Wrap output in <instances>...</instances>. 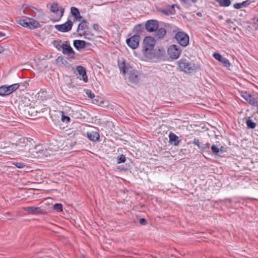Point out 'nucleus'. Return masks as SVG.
<instances>
[{"mask_svg":"<svg viewBox=\"0 0 258 258\" xmlns=\"http://www.w3.org/2000/svg\"><path fill=\"white\" fill-rule=\"evenodd\" d=\"M156 41L154 38L147 36L145 38L143 42V52L145 57L148 59H152L155 57L154 46Z\"/></svg>","mask_w":258,"mask_h":258,"instance_id":"nucleus-1","label":"nucleus"},{"mask_svg":"<svg viewBox=\"0 0 258 258\" xmlns=\"http://www.w3.org/2000/svg\"><path fill=\"white\" fill-rule=\"evenodd\" d=\"M119 70L125 75V78L131 83H136L138 81V73L129 65H126L124 61L118 64Z\"/></svg>","mask_w":258,"mask_h":258,"instance_id":"nucleus-2","label":"nucleus"},{"mask_svg":"<svg viewBox=\"0 0 258 258\" xmlns=\"http://www.w3.org/2000/svg\"><path fill=\"white\" fill-rule=\"evenodd\" d=\"M178 65L180 71L186 74H190L197 69V66L194 63L189 62L186 59H180Z\"/></svg>","mask_w":258,"mask_h":258,"instance_id":"nucleus-3","label":"nucleus"},{"mask_svg":"<svg viewBox=\"0 0 258 258\" xmlns=\"http://www.w3.org/2000/svg\"><path fill=\"white\" fill-rule=\"evenodd\" d=\"M19 87L20 84L18 83L14 84L10 86H2L0 87V95L3 96L9 95L17 90Z\"/></svg>","mask_w":258,"mask_h":258,"instance_id":"nucleus-4","label":"nucleus"},{"mask_svg":"<svg viewBox=\"0 0 258 258\" xmlns=\"http://www.w3.org/2000/svg\"><path fill=\"white\" fill-rule=\"evenodd\" d=\"M175 38L178 43L182 46H186L188 44V36L184 32H178L176 33Z\"/></svg>","mask_w":258,"mask_h":258,"instance_id":"nucleus-5","label":"nucleus"},{"mask_svg":"<svg viewBox=\"0 0 258 258\" xmlns=\"http://www.w3.org/2000/svg\"><path fill=\"white\" fill-rule=\"evenodd\" d=\"M181 52L180 47L176 45H171L168 49V54L172 59H177L179 56Z\"/></svg>","mask_w":258,"mask_h":258,"instance_id":"nucleus-6","label":"nucleus"},{"mask_svg":"<svg viewBox=\"0 0 258 258\" xmlns=\"http://www.w3.org/2000/svg\"><path fill=\"white\" fill-rule=\"evenodd\" d=\"M140 37L138 35H134L130 38L126 39V42L127 45L131 48L135 49H136L139 44Z\"/></svg>","mask_w":258,"mask_h":258,"instance_id":"nucleus-7","label":"nucleus"},{"mask_svg":"<svg viewBox=\"0 0 258 258\" xmlns=\"http://www.w3.org/2000/svg\"><path fill=\"white\" fill-rule=\"evenodd\" d=\"M73 22L71 20H68L64 24L61 25H55V28L61 32H67L70 31L72 28Z\"/></svg>","mask_w":258,"mask_h":258,"instance_id":"nucleus-8","label":"nucleus"},{"mask_svg":"<svg viewBox=\"0 0 258 258\" xmlns=\"http://www.w3.org/2000/svg\"><path fill=\"white\" fill-rule=\"evenodd\" d=\"M241 96L250 104L254 106L257 105V101L256 98L250 94L246 92H242L241 93Z\"/></svg>","mask_w":258,"mask_h":258,"instance_id":"nucleus-9","label":"nucleus"},{"mask_svg":"<svg viewBox=\"0 0 258 258\" xmlns=\"http://www.w3.org/2000/svg\"><path fill=\"white\" fill-rule=\"evenodd\" d=\"M145 28L147 31L152 32L155 31L158 28L157 21L151 20L147 21Z\"/></svg>","mask_w":258,"mask_h":258,"instance_id":"nucleus-10","label":"nucleus"},{"mask_svg":"<svg viewBox=\"0 0 258 258\" xmlns=\"http://www.w3.org/2000/svg\"><path fill=\"white\" fill-rule=\"evenodd\" d=\"M24 210L29 214L37 215L42 213L43 210L38 207L30 206L24 207Z\"/></svg>","mask_w":258,"mask_h":258,"instance_id":"nucleus-11","label":"nucleus"},{"mask_svg":"<svg viewBox=\"0 0 258 258\" xmlns=\"http://www.w3.org/2000/svg\"><path fill=\"white\" fill-rule=\"evenodd\" d=\"M64 9L61 7H59L58 4L56 3H53L50 7V11L51 12L56 14H58V13H60L58 20H59L62 17L64 13Z\"/></svg>","mask_w":258,"mask_h":258,"instance_id":"nucleus-12","label":"nucleus"},{"mask_svg":"<svg viewBox=\"0 0 258 258\" xmlns=\"http://www.w3.org/2000/svg\"><path fill=\"white\" fill-rule=\"evenodd\" d=\"M60 46L62 49L63 54L68 55L71 58L74 57L75 52L70 45L67 44H62Z\"/></svg>","mask_w":258,"mask_h":258,"instance_id":"nucleus-13","label":"nucleus"},{"mask_svg":"<svg viewBox=\"0 0 258 258\" xmlns=\"http://www.w3.org/2000/svg\"><path fill=\"white\" fill-rule=\"evenodd\" d=\"M76 70L80 76H82V78H80V80H82L85 83L87 82L88 77L86 74V69L83 66H79L77 67Z\"/></svg>","mask_w":258,"mask_h":258,"instance_id":"nucleus-14","label":"nucleus"},{"mask_svg":"<svg viewBox=\"0 0 258 258\" xmlns=\"http://www.w3.org/2000/svg\"><path fill=\"white\" fill-rule=\"evenodd\" d=\"M87 28V21L85 20H82L81 23L79 24L77 29L80 35H84L86 33V29Z\"/></svg>","mask_w":258,"mask_h":258,"instance_id":"nucleus-15","label":"nucleus"},{"mask_svg":"<svg viewBox=\"0 0 258 258\" xmlns=\"http://www.w3.org/2000/svg\"><path fill=\"white\" fill-rule=\"evenodd\" d=\"M87 137L90 141L96 142L99 140L100 135L97 132L91 131L87 133Z\"/></svg>","mask_w":258,"mask_h":258,"instance_id":"nucleus-16","label":"nucleus"},{"mask_svg":"<svg viewBox=\"0 0 258 258\" xmlns=\"http://www.w3.org/2000/svg\"><path fill=\"white\" fill-rule=\"evenodd\" d=\"M71 13L76 20L80 21L81 19H82V17L80 15V12L77 8L74 7H71Z\"/></svg>","mask_w":258,"mask_h":258,"instance_id":"nucleus-17","label":"nucleus"},{"mask_svg":"<svg viewBox=\"0 0 258 258\" xmlns=\"http://www.w3.org/2000/svg\"><path fill=\"white\" fill-rule=\"evenodd\" d=\"M26 21H28V23L29 24V28L30 29H34L40 27L39 23L34 19L26 18Z\"/></svg>","mask_w":258,"mask_h":258,"instance_id":"nucleus-18","label":"nucleus"},{"mask_svg":"<svg viewBox=\"0 0 258 258\" xmlns=\"http://www.w3.org/2000/svg\"><path fill=\"white\" fill-rule=\"evenodd\" d=\"M86 44V42L84 40H76L74 41V46L77 49L84 48Z\"/></svg>","mask_w":258,"mask_h":258,"instance_id":"nucleus-19","label":"nucleus"},{"mask_svg":"<svg viewBox=\"0 0 258 258\" xmlns=\"http://www.w3.org/2000/svg\"><path fill=\"white\" fill-rule=\"evenodd\" d=\"M169 139L170 142L175 146L178 145L179 141L178 137L173 133H170L169 135Z\"/></svg>","mask_w":258,"mask_h":258,"instance_id":"nucleus-20","label":"nucleus"},{"mask_svg":"<svg viewBox=\"0 0 258 258\" xmlns=\"http://www.w3.org/2000/svg\"><path fill=\"white\" fill-rule=\"evenodd\" d=\"M249 4L248 1H244L241 3H235L233 7L236 9H240L243 7H246Z\"/></svg>","mask_w":258,"mask_h":258,"instance_id":"nucleus-21","label":"nucleus"},{"mask_svg":"<svg viewBox=\"0 0 258 258\" xmlns=\"http://www.w3.org/2000/svg\"><path fill=\"white\" fill-rule=\"evenodd\" d=\"M219 4V5L223 7H228L231 4L230 0H215Z\"/></svg>","mask_w":258,"mask_h":258,"instance_id":"nucleus-22","label":"nucleus"},{"mask_svg":"<svg viewBox=\"0 0 258 258\" xmlns=\"http://www.w3.org/2000/svg\"><path fill=\"white\" fill-rule=\"evenodd\" d=\"M28 112V113L30 114V116L33 117L37 115V110H36L34 107H30L28 108L26 110H25Z\"/></svg>","mask_w":258,"mask_h":258,"instance_id":"nucleus-23","label":"nucleus"},{"mask_svg":"<svg viewBox=\"0 0 258 258\" xmlns=\"http://www.w3.org/2000/svg\"><path fill=\"white\" fill-rule=\"evenodd\" d=\"M18 23L24 27H26V28H29V23H28V21H26V18H22V19H20L19 21H18Z\"/></svg>","mask_w":258,"mask_h":258,"instance_id":"nucleus-24","label":"nucleus"},{"mask_svg":"<svg viewBox=\"0 0 258 258\" xmlns=\"http://www.w3.org/2000/svg\"><path fill=\"white\" fill-rule=\"evenodd\" d=\"M210 148V144L209 143H206V144H201V148H200L199 149L201 150V151L202 152V153H204L206 151H207V150L208 149H209Z\"/></svg>","mask_w":258,"mask_h":258,"instance_id":"nucleus-25","label":"nucleus"},{"mask_svg":"<svg viewBox=\"0 0 258 258\" xmlns=\"http://www.w3.org/2000/svg\"><path fill=\"white\" fill-rule=\"evenodd\" d=\"M166 32V30L164 28L158 29L157 32V36L159 38H162L165 35Z\"/></svg>","mask_w":258,"mask_h":258,"instance_id":"nucleus-26","label":"nucleus"},{"mask_svg":"<svg viewBox=\"0 0 258 258\" xmlns=\"http://www.w3.org/2000/svg\"><path fill=\"white\" fill-rule=\"evenodd\" d=\"M126 161V158L125 155L123 154H121L117 156V163L118 164H120L121 163H124Z\"/></svg>","mask_w":258,"mask_h":258,"instance_id":"nucleus-27","label":"nucleus"},{"mask_svg":"<svg viewBox=\"0 0 258 258\" xmlns=\"http://www.w3.org/2000/svg\"><path fill=\"white\" fill-rule=\"evenodd\" d=\"M247 127L249 128H254L256 126V123L251 119H247L246 121Z\"/></svg>","mask_w":258,"mask_h":258,"instance_id":"nucleus-28","label":"nucleus"},{"mask_svg":"<svg viewBox=\"0 0 258 258\" xmlns=\"http://www.w3.org/2000/svg\"><path fill=\"white\" fill-rule=\"evenodd\" d=\"M213 57L218 61L221 62L222 59L224 58L219 53H214L213 55Z\"/></svg>","mask_w":258,"mask_h":258,"instance_id":"nucleus-29","label":"nucleus"},{"mask_svg":"<svg viewBox=\"0 0 258 258\" xmlns=\"http://www.w3.org/2000/svg\"><path fill=\"white\" fill-rule=\"evenodd\" d=\"M221 62L226 67H229L230 66V63L228 59L224 57L221 60Z\"/></svg>","mask_w":258,"mask_h":258,"instance_id":"nucleus-30","label":"nucleus"},{"mask_svg":"<svg viewBox=\"0 0 258 258\" xmlns=\"http://www.w3.org/2000/svg\"><path fill=\"white\" fill-rule=\"evenodd\" d=\"M211 148L214 154H218L220 153V149L217 146L214 145L211 147Z\"/></svg>","mask_w":258,"mask_h":258,"instance_id":"nucleus-31","label":"nucleus"},{"mask_svg":"<svg viewBox=\"0 0 258 258\" xmlns=\"http://www.w3.org/2000/svg\"><path fill=\"white\" fill-rule=\"evenodd\" d=\"M53 209L57 211H62V205L61 204H56L53 205Z\"/></svg>","mask_w":258,"mask_h":258,"instance_id":"nucleus-32","label":"nucleus"},{"mask_svg":"<svg viewBox=\"0 0 258 258\" xmlns=\"http://www.w3.org/2000/svg\"><path fill=\"white\" fill-rule=\"evenodd\" d=\"M86 93L87 96L90 99H93L94 98H95L94 94L93 93L91 90H87L86 91Z\"/></svg>","mask_w":258,"mask_h":258,"instance_id":"nucleus-33","label":"nucleus"},{"mask_svg":"<svg viewBox=\"0 0 258 258\" xmlns=\"http://www.w3.org/2000/svg\"><path fill=\"white\" fill-rule=\"evenodd\" d=\"M30 141L28 138H21L19 139V142L21 143H24L25 144H27L28 142H30Z\"/></svg>","mask_w":258,"mask_h":258,"instance_id":"nucleus-34","label":"nucleus"},{"mask_svg":"<svg viewBox=\"0 0 258 258\" xmlns=\"http://www.w3.org/2000/svg\"><path fill=\"white\" fill-rule=\"evenodd\" d=\"M13 164L18 168H22L24 167L25 165L23 163L15 162Z\"/></svg>","mask_w":258,"mask_h":258,"instance_id":"nucleus-35","label":"nucleus"},{"mask_svg":"<svg viewBox=\"0 0 258 258\" xmlns=\"http://www.w3.org/2000/svg\"><path fill=\"white\" fill-rule=\"evenodd\" d=\"M61 120L63 122H70V118L69 116L62 115L61 117Z\"/></svg>","mask_w":258,"mask_h":258,"instance_id":"nucleus-36","label":"nucleus"},{"mask_svg":"<svg viewBox=\"0 0 258 258\" xmlns=\"http://www.w3.org/2000/svg\"><path fill=\"white\" fill-rule=\"evenodd\" d=\"M193 143L195 145H196L198 146L199 149H200V148H201V144H200L199 140L198 139H195L193 141Z\"/></svg>","mask_w":258,"mask_h":258,"instance_id":"nucleus-37","label":"nucleus"},{"mask_svg":"<svg viewBox=\"0 0 258 258\" xmlns=\"http://www.w3.org/2000/svg\"><path fill=\"white\" fill-rule=\"evenodd\" d=\"M94 30L96 31H99L100 29V27L98 24H94L92 26Z\"/></svg>","mask_w":258,"mask_h":258,"instance_id":"nucleus-38","label":"nucleus"},{"mask_svg":"<svg viewBox=\"0 0 258 258\" xmlns=\"http://www.w3.org/2000/svg\"><path fill=\"white\" fill-rule=\"evenodd\" d=\"M139 223L141 225H146L147 224V221L144 218H141L139 220Z\"/></svg>","mask_w":258,"mask_h":258,"instance_id":"nucleus-39","label":"nucleus"},{"mask_svg":"<svg viewBox=\"0 0 258 258\" xmlns=\"http://www.w3.org/2000/svg\"><path fill=\"white\" fill-rule=\"evenodd\" d=\"M53 44H54V46H55L58 49H59V47H61L60 46H61V45H60L59 42L58 41H54Z\"/></svg>","mask_w":258,"mask_h":258,"instance_id":"nucleus-40","label":"nucleus"},{"mask_svg":"<svg viewBox=\"0 0 258 258\" xmlns=\"http://www.w3.org/2000/svg\"><path fill=\"white\" fill-rule=\"evenodd\" d=\"M220 149V152H224L225 151V148L223 146H221L220 148H219Z\"/></svg>","mask_w":258,"mask_h":258,"instance_id":"nucleus-41","label":"nucleus"},{"mask_svg":"<svg viewBox=\"0 0 258 258\" xmlns=\"http://www.w3.org/2000/svg\"><path fill=\"white\" fill-rule=\"evenodd\" d=\"M181 2L184 3V4L188 3V0H180Z\"/></svg>","mask_w":258,"mask_h":258,"instance_id":"nucleus-42","label":"nucleus"},{"mask_svg":"<svg viewBox=\"0 0 258 258\" xmlns=\"http://www.w3.org/2000/svg\"><path fill=\"white\" fill-rule=\"evenodd\" d=\"M4 51V48L3 47L0 46V53H2Z\"/></svg>","mask_w":258,"mask_h":258,"instance_id":"nucleus-43","label":"nucleus"},{"mask_svg":"<svg viewBox=\"0 0 258 258\" xmlns=\"http://www.w3.org/2000/svg\"><path fill=\"white\" fill-rule=\"evenodd\" d=\"M141 27V24H139V25H138L136 26V27H135V29H138V28H139V27Z\"/></svg>","mask_w":258,"mask_h":258,"instance_id":"nucleus-44","label":"nucleus"},{"mask_svg":"<svg viewBox=\"0 0 258 258\" xmlns=\"http://www.w3.org/2000/svg\"><path fill=\"white\" fill-rule=\"evenodd\" d=\"M5 35L2 33L0 32V37H4Z\"/></svg>","mask_w":258,"mask_h":258,"instance_id":"nucleus-45","label":"nucleus"},{"mask_svg":"<svg viewBox=\"0 0 258 258\" xmlns=\"http://www.w3.org/2000/svg\"><path fill=\"white\" fill-rule=\"evenodd\" d=\"M194 3L196 2L197 0H192Z\"/></svg>","mask_w":258,"mask_h":258,"instance_id":"nucleus-46","label":"nucleus"}]
</instances>
